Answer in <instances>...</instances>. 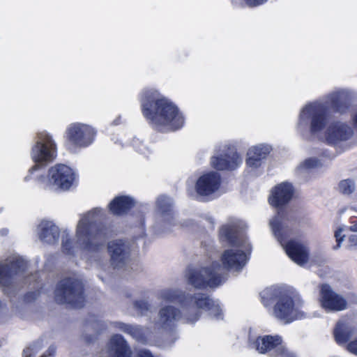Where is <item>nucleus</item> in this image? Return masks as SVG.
Returning a JSON list of instances; mask_svg holds the SVG:
<instances>
[{
  "instance_id": "nucleus-37",
  "label": "nucleus",
  "mask_w": 357,
  "mask_h": 357,
  "mask_svg": "<svg viewBox=\"0 0 357 357\" xmlns=\"http://www.w3.org/2000/svg\"><path fill=\"white\" fill-rule=\"evenodd\" d=\"M348 248L357 250V235L351 234L348 238Z\"/></svg>"
},
{
  "instance_id": "nucleus-7",
  "label": "nucleus",
  "mask_w": 357,
  "mask_h": 357,
  "mask_svg": "<svg viewBox=\"0 0 357 357\" xmlns=\"http://www.w3.org/2000/svg\"><path fill=\"white\" fill-rule=\"evenodd\" d=\"M222 267L217 262L208 266H189L185 271L187 283L197 289L218 286L221 282Z\"/></svg>"
},
{
  "instance_id": "nucleus-11",
  "label": "nucleus",
  "mask_w": 357,
  "mask_h": 357,
  "mask_svg": "<svg viewBox=\"0 0 357 357\" xmlns=\"http://www.w3.org/2000/svg\"><path fill=\"white\" fill-rule=\"evenodd\" d=\"M75 179V172L70 167L57 164L49 169L47 179L44 181V184L52 190H68L73 185Z\"/></svg>"
},
{
  "instance_id": "nucleus-29",
  "label": "nucleus",
  "mask_w": 357,
  "mask_h": 357,
  "mask_svg": "<svg viewBox=\"0 0 357 357\" xmlns=\"http://www.w3.org/2000/svg\"><path fill=\"white\" fill-rule=\"evenodd\" d=\"M321 162L317 158H310L301 162L296 168L298 174H301L321 166Z\"/></svg>"
},
{
  "instance_id": "nucleus-38",
  "label": "nucleus",
  "mask_w": 357,
  "mask_h": 357,
  "mask_svg": "<svg viewBox=\"0 0 357 357\" xmlns=\"http://www.w3.org/2000/svg\"><path fill=\"white\" fill-rule=\"evenodd\" d=\"M70 244H71V242L70 241V238L68 237V236H63L62 238V247H63V249L66 251L67 253L68 254H70L71 252H70Z\"/></svg>"
},
{
  "instance_id": "nucleus-27",
  "label": "nucleus",
  "mask_w": 357,
  "mask_h": 357,
  "mask_svg": "<svg viewBox=\"0 0 357 357\" xmlns=\"http://www.w3.org/2000/svg\"><path fill=\"white\" fill-rule=\"evenodd\" d=\"M134 206L133 199L127 196L117 197L110 203L109 209L114 215H122Z\"/></svg>"
},
{
  "instance_id": "nucleus-23",
  "label": "nucleus",
  "mask_w": 357,
  "mask_h": 357,
  "mask_svg": "<svg viewBox=\"0 0 357 357\" xmlns=\"http://www.w3.org/2000/svg\"><path fill=\"white\" fill-rule=\"evenodd\" d=\"M108 251L111 256L112 264L115 268L123 266L129 257V248L122 240H116L109 243Z\"/></svg>"
},
{
  "instance_id": "nucleus-17",
  "label": "nucleus",
  "mask_w": 357,
  "mask_h": 357,
  "mask_svg": "<svg viewBox=\"0 0 357 357\" xmlns=\"http://www.w3.org/2000/svg\"><path fill=\"white\" fill-rule=\"evenodd\" d=\"M158 298L163 302L177 301L183 310L184 314L188 317L194 303L190 302V300L195 298V294H185L177 288H168L160 291L158 294Z\"/></svg>"
},
{
  "instance_id": "nucleus-20",
  "label": "nucleus",
  "mask_w": 357,
  "mask_h": 357,
  "mask_svg": "<svg viewBox=\"0 0 357 357\" xmlns=\"http://www.w3.org/2000/svg\"><path fill=\"white\" fill-rule=\"evenodd\" d=\"M221 185V178L218 173L210 172L201 175L195 185L196 192L202 197H208L216 193Z\"/></svg>"
},
{
  "instance_id": "nucleus-43",
  "label": "nucleus",
  "mask_w": 357,
  "mask_h": 357,
  "mask_svg": "<svg viewBox=\"0 0 357 357\" xmlns=\"http://www.w3.org/2000/svg\"><path fill=\"white\" fill-rule=\"evenodd\" d=\"M348 230L351 232H357V222H353L352 225L348 227Z\"/></svg>"
},
{
  "instance_id": "nucleus-10",
  "label": "nucleus",
  "mask_w": 357,
  "mask_h": 357,
  "mask_svg": "<svg viewBox=\"0 0 357 357\" xmlns=\"http://www.w3.org/2000/svg\"><path fill=\"white\" fill-rule=\"evenodd\" d=\"M57 146L53 137L46 131L37 134L35 144L31 151V157L36 162L46 163L54 160Z\"/></svg>"
},
{
  "instance_id": "nucleus-13",
  "label": "nucleus",
  "mask_w": 357,
  "mask_h": 357,
  "mask_svg": "<svg viewBox=\"0 0 357 357\" xmlns=\"http://www.w3.org/2000/svg\"><path fill=\"white\" fill-rule=\"evenodd\" d=\"M250 347L259 354H267L271 356H284L287 352L282 339L278 335L259 336L250 341Z\"/></svg>"
},
{
  "instance_id": "nucleus-33",
  "label": "nucleus",
  "mask_w": 357,
  "mask_h": 357,
  "mask_svg": "<svg viewBox=\"0 0 357 357\" xmlns=\"http://www.w3.org/2000/svg\"><path fill=\"white\" fill-rule=\"evenodd\" d=\"M345 229V227L344 225L339 227L335 231V237L336 239L337 245L334 247V249H338L341 247L342 242L344 241L345 235L343 234V231Z\"/></svg>"
},
{
  "instance_id": "nucleus-2",
  "label": "nucleus",
  "mask_w": 357,
  "mask_h": 357,
  "mask_svg": "<svg viewBox=\"0 0 357 357\" xmlns=\"http://www.w3.org/2000/svg\"><path fill=\"white\" fill-rule=\"evenodd\" d=\"M141 106L144 116L154 126H168L176 130L183 125L184 119L178 108L155 90L146 89L142 92Z\"/></svg>"
},
{
  "instance_id": "nucleus-9",
  "label": "nucleus",
  "mask_w": 357,
  "mask_h": 357,
  "mask_svg": "<svg viewBox=\"0 0 357 357\" xmlns=\"http://www.w3.org/2000/svg\"><path fill=\"white\" fill-rule=\"evenodd\" d=\"M96 133L94 128L89 125L70 123L66 130L67 146L73 152L77 148H85L93 142Z\"/></svg>"
},
{
  "instance_id": "nucleus-18",
  "label": "nucleus",
  "mask_w": 357,
  "mask_h": 357,
  "mask_svg": "<svg viewBox=\"0 0 357 357\" xmlns=\"http://www.w3.org/2000/svg\"><path fill=\"white\" fill-rule=\"evenodd\" d=\"M319 303L326 312H338L344 310L347 307V302L340 294L335 292L326 284H322L320 289Z\"/></svg>"
},
{
  "instance_id": "nucleus-12",
  "label": "nucleus",
  "mask_w": 357,
  "mask_h": 357,
  "mask_svg": "<svg viewBox=\"0 0 357 357\" xmlns=\"http://www.w3.org/2000/svg\"><path fill=\"white\" fill-rule=\"evenodd\" d=\"M183 312L181 308L179 309L174 305L170 304L162 305L153 321L155 329L165 331H171L181 318L191 324V321Z\"/></svg>"
},
{
  "instance_id": "nucleus-40",
  "label": "nucleus",
  "mask_w": 357,
  "mask_h": 357,
  "mask_svg": "<svg viewBox=\"0 0 357 357\" xmlns=\"http://www.w3.org/2000/svg\"><path fill=\"white\" fill-rule=\"evenodd\" d=\"M136 357H154L147 349H139L136 353Z\"/></svg>"
},
{
  "instance_id": "nucleus-24",
  "label": "nucleus",
  "mask_w": 357,
  "mask_h": 357,
  "mask_svg": "<svg viewBox=\"0 0 357 357\" xmlns=\"http://www.w3.org/2000/svg\"><path fill=\"white\" fill-rule=\"evenodd\" d=\"M107 357H132V352L126 340L120 335H113L107 346Z\"/></svg>"
},
{
  "instance_id": "nucleus-5",
  "label": "nucleus",
  "mask_w": 357,
  "mask_h": 357,
  "mask_svg": "<svg viewBox=\"0 0 357 357\" xmlns=\"http://www.w3.org/2000/svg\"><path fill=\"white\" fill-rule=\"evenodd\" d=\"M101 216V210L96 208L82 215L76 231L77 243L88 251L98 250L106 238V229H99L96 221Z\"/></svg>"
},
{
  "instance_id": "nucleus-8",
  "label": "nucleus",
  "mask_w": 357,
  "mask_h": 357,
  "mask_svg": "<svg viewBox=\"0 0 357 357\" xmlns=\"http://www.w3.org/2000/svg\"><path fill=\"white\" fill-rule=\"evenodd\" d=\"M54 299L58 303L82 307L85 301L82 282L75 278L61 280L56 287Z\"/></svg>"
},
{
  "instance_id": "nucleus-3",
  "label": "nucleus",
  "mask_w": 357,
  "mask_h": 357,
  "mask_svg": "<svg viewBox=\"0 0 357 357\" xmlns=\"http://www.w3.org/2000/svg\"><path fill=\"white\" fill-rule=\"evenodd\" d=\"M245 225L239 221L234 220L222 227L220 231V241L226 243L231 248L224 251L221 260L222 271L224 268L234 270L241 269L246 264L248 254L251 251V245L243 236V231Z\"/></svg>"
},
{
  "instance_id": "nucleus-15",
  "label": "nucleus",
  "mask_w": 357,
  "mask_h": 357,
  "mask_svg": "<svg viewBox=\"0 0 357 357\" xmlns=\"http://www.w3.org/2000/svg\"><path fill=\"white\" fill-rule=\"evenodd\" d=\"M194 302L191 313L188 319L194 324L200 317L202 310L208 311L210 315L219 318L221 315V309L218 303L203 293H195V298L190 300Z\"/></svg>"
},
{
  "instance_id": "nucleus-28",
  "label": "nucleus",
  "mask_w": 357,
  "mask_h": 357,
  "mask_svg": "<svg viewBox=\"0 0 357 357\" xmlns=\"http://www.w3.org/2000/svg\"><path fill=\"white\" fill-rule=\"evenodd\" d=\"M114 325L119 330L130 335L137 340L141 342L145 340L143 329L140 326L129 325L122 322H116Z\"/></svg>"
},
{
  "instance_id": "nucleus-14",
  "label": "nucleus",
  "mask_w": 357,
  "mask_h": 357,
  "mask_svg": "<svg viewBox=\"0 0 357 357\" xmlns=\"http://www.w3.org/2000/svg\"><path fill=\"white\" fill-rule=\"evenodd\" d=\"M27 267L26 262L20 257L10 256L0 263V285L8 287L14 276L23 273Z\"/></svg>"
},
{
  "instance_id": "nucleus-1",
  "label": "nucleus",
  "mask_w": 357,
  "mask_h": 357,
  "mask_svg": "<svg viewBox=\"0 0 357 357\" xmlns=\"http://www.w3.org/2000/svg\"><path fill=\"white\" fill-rule=\"evenodd\" d=\"M356 98L354 91L340 89L330 93L325 102H314L306 105L301 111L297 127L300 130L310 128L312 134L321 131L326 125L328 107L335 112L345 113Z\"/></svg>"
},
{
  "instance_id": "nucleus-22",
  "label": "nucleus",
  "mask_w": 357,
  "mask_h": 357,
  "mask_svg": "<svg viewBox=\"0 0 357 357\" xmlns=\"http://www.w3.org/2000/svg\"><path fill=\"white\" fill-rule=\"evenodd\" d=\"M294 191L293 185L289 182L278 184L271 191L270 204L277 208L287 204L291 199Z\"/></svg>"
},
{
  "instance_id": "nucleus-4",
  "label": "nucleus",
  "mask_w": 357,
  "mask_h": 357,
  "mask_svg": "<svg viewBox=\"0 0 357 357\" xmlns=\"http://www.w3.org/2000/svg\"><path fill=\"white\" fill-rule=\"evenodd\" d=\"M260 295L265 306L269 305L271 301L275 300L272 314L284 324L305 317V313L301 310L303 302L294 291L278 287H270L263 290Z\"/></svg>"
},
{
  "instance_id": "nucleus-36",
  "label": "nucleus",
  "mask_w": 357,
  "mask_h": 357,
  "mask_svg": "<svg viewBox=\"0 0 357 357\" xmlns=\"http://www.w3.org/2000/svg\"><path fill=\"white\" fill-rule=\"evenodd\" d=\"M38 349V347L35 345L25 349L23 351V357H35Z\"/></svg>"
},
{
  "instance_id": "nucleus-41",
  "label": "nucleus",
  "mask_w": 357,
  "mask_h": 357,
  "mask_svg": "<svg viewBox=\"0 0 357 357\" xmlns=\"http://www.w3.org/2000/svg\"><path fill=\"white\" fill-rule=\"evenodd\" d=\"M55 353V347L51 346L48 348V349L45 351V353L41 357H52L54 356Z\"/></svg>"
},
{
  "instance_id": "nucleus-16",
  "label": "nucleus",
  "mask_w": 357,
  "mask_h": 357,
  "mask_svg": "<svg viewBox=\"0 0 357 357\" xmlns=\"http://www.w3.org/2000/svg\"><path fill=\"white\" fill-rule=\"evenodd\" d=\"M333 334L338 344H346L347 350L357 356V329L354 330L349 322L340 320L337 322Z\"/></svg>"
},
{
  "instance_id": "nucleus-32",
  "label": "nucleus",
  "mask_w": 357,
  "mask_h": 357,
  "mask_svg": "<svg viewBox=\"0 0 357 357\" xmlns=\"http://www.w3.org/2000/svg\"><path fill=\"white\" fill-rule=\"evenodd\" d=\"M134 309L139 315H146L151 310V305L144 300L136 301L134 303Z\"/></svg>"
},
{
  "instance_id": "nucleus-35",
  "label": "nucleus",
  "mask_w": 357,
  "mask_h": 357,
  "mask_svg": "<svg viewBox=\"0 0 357 357\" xmlns=\"http://www.w3.org/2000/svg\"><path fill=\"white\" fill-rule=\"evenodd\" d=\"M133 146L140 153L146 155L150 153L149 148L139 139H134Z\"/></svg>"
},
{
  "instance_id": "nucleus-42",
  "label": "nucleus",
  "mask_w": 357,
  "mask_h": 357,
  "mask_svg": "<svg viewBox=\"0 0 357 357\" xmlns=\"http://www.w3.org/2000/svg\"><path fill=\"white\" fill-rule=\"evenodd\" d=\"M351 119L354 127L357 128V109L353 113Z\"/></svg>"
},
{
  "instance_id": "nucleus-6",
  "label": "nucleus",
  "mask_w": 357,
  "mask_h": 357,
  "mask_svg": "<svg viewBox=\"0 0 357 357\" xmlns=\"http://www.w3.org/2000/svg\"><path fill=\"white\" fill-rule=\"evenodd\" d=\"M270 226L274 236L283 246L289 258L300 266L307 264L309 260V250L306 245L296 240L284 243L291 229L280 213L270 221Z\"/></svg>"
},
{
  "instance_id": "nucleus-31",
  "label": "nucleus",
  "mask_w": 357,
  "mask_h": 357,
  "mask_svg": "<svg viewBox=\"0 0 357 357\" xmlns=\"http://www.w3.org/2000/svg\"><path fill=\"white\" fill-rule=\"evenodd\" d=\"M355 183L353 180L345 179L339 184L340 191L344 195H350L355 190Z\"/></svg>"
},
{
  "instance_id": "nucleus-21",
  "label": "nucleus",
  "mask_w": 357,
  "mask_h": 357,
  "mask_svg": "<svg viewBox=\"0 0 357 357\" xmlns=\"http://www.w3.org/2000/svg\"><path fill=\"white\" fill-rule=\"evenodd\" d=\"M354 134L353 129L346 122L336 121L331 123L325 132V139L328 144H337L349 139Z\"/></svg>"
},
{
  "instance_id": "nucleus-26",
  "label": "nucleus",
  "mask_w": 357,
  "mask_h": 357,
  "mask_svg": "<svg viewBox=\"0 0 357 357\" xmlns=\"http://www.w3.org/2000/svg\"><path fill=\"white\" fill-rule=\"evenodd\" d=\"M156 204L158 220L170 222L173 220L171 199L165 196H160L157 199Z\"/></svg>"
},
{
  "instance_id": "nucleus-25",
  "label": "nucleus",
  "mask_w": 357,
  "mask_h": 357,
  "mask_svg": "<svg viewBox=\"0 0 357 357\" xmlns=\"http://www.w3.org/2000/svg\"><path fill=\"white\" fill-rule=\"evenodd\" d=\"M36 231L39 239L45 243L54 244L59 241V229L52 221H41L37 227Z\"/></svg>"
},
{
  "instance_id": "nucleus-30",
  "label": "nucleus",
  "mask_w": 357,
  "mask_h": 357,
  "mask_svg": "<svg viewBox=\"0 0 357 357\" xmlns=\"http://www.w3.org/2000/svg\"><path fill=\"white\" fill-rule=\"evenodd\" d=\"M271 149L268 146L259 144L250 148L248 152H253L254 157L259 159L261 161L265 158L266 155L269 153Z\"/></svg>"
},
{
  "instance_id": "nucleus-44",
  "label": "nucleus",
  "mask_w": 357,
  "mask_h": 357,
  "mask_svg": "<svg viewBox=\"0 0 357 357\" xmlns=\"http://www.w3.org/2000/svg\"><path fill=\"white\" fill-rule=\"evenodd\" d=\"M39 167V165L38 164L33 165L30 169H29V172L30 173H32L33 171L38 169Z\"/></svg>"
},
{
  "instance_id": "nucleus-39",
  "label": "nucleus",
  "mask_w": 357,
  "mask_h": 357,
  "mask_svg": "<svg viewBox=\"0 0 357 357\" xmlns=\"http://www.w3.org/2000/svg\"><path fill=\"white\" fill-rule=\"evenodd\" d=\"M245 3L250 6V7H254L259 6L264 2H266L267 0H244Z\"/></svg>"
},
{
  "instance_id": "nucleus-34",
  "label": "nucleus",
  "mask_w": 357,
  "mask_h": 357,
  "mask_svg": "<svg viewBox=\"0 0 357 357\" xmlns=\"http://www.w3.org/2000/svg\"><path fill=\"white\" fill-rule=\"evenodd\" d=\"M254 153L252 152H248V158L246 160V164L248 167L252 168H257L259 167L261 164V161L254 157Z\"/></svg>"
},
{
  "instance_id": "nucleus-19",
  "label": "nucleus",
  "mask_w": 357,
  "mask_h": 357,
  "mask_svg": "<svg viewBox=\"0 0 357 357\" xmlns=\"http://www.w3.org/2000/svg\"><path fill=\"white\" fill-rule=\"evenodd\" d=\"M242 162V159L231 147H223L221 153L211 158V166L218 170L234 169Z\"/></svg>"
}]
</instances>
